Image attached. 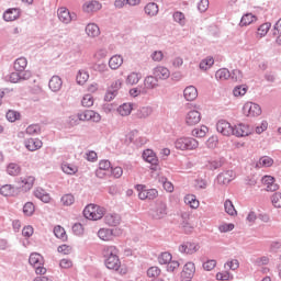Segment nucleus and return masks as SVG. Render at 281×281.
Segmentation results:
<instances>
[{
    "mask_svg": "<svg viewBox=\"0 0 281 281\" xmlns=\"http://www.w3.org/2000/svg\"><path fill=\"white\" fill-rule=\"evenodd\" d=\"M103 254L108 256V258L105 259L106 269L117 271V273H120L121 276H126V273H128V267H126V265H122V261H120V257H117V247L105 246L103 249Z\"/></svg>",
    "mask_w": 281,
    "mask_h": 281,
    "instance_id": "f257e3e1",
    "label": "nucleus"
},
{
    "mask_svg": "<svg viewBox=\"0 0 281 281\" xmlns=\"http://www.w3.org/2000/svg\"><path fill=\"white\" fill-rule=\"evenodd\" d=\"M104 214H106V210L98 204H88L83 210V216L88 221H100Z\"/></svg>",
    "mask_w": 281,
    "mask_h": 281,
    "instance_id": "f03ea898",
    "label": "nucleus"
},
{
    "mask_svg": "<svg viewBox=\"0 0 281 281\" xmlns=\"http://www.w3.org/2000/svg\"><path fill=\"white\" fill-rule=\"evenodd\" d=\"M177 150H196L199 148V140L194 137L182 136L175 142Z\"/></svg>",
    "mask_w": 281,
    "mask_h": 281,
    "instance_id": "7ed1b4c3",
    "label": "nucleus"
},
{
    "mask_svg": "<svg viewBox=\"0 0 281 281\" xmlns=\"http://www.w3.org/2000/svg\"><path fill=\"white\" fill-rule=\"evenodd\" d=\"M29 262L31 267H34L35 273H37V276H45V273H47V269L43 267V265H45V260L43 259V256H41V254H31Z\"/></svg>",
    "mask_w": 281,
    "mask_h": 281,
    "instance_id": "20e7f679",
    "label": "nucleus"
},
{
    "mask_svg": "<svg viewBox=\"0 0 281 281\" xmlns=\"http://www.w3.org/2000/svg\"><path fill=\"white\" fill-rule=\"evenodd\" d=\"M136 190L138 192V199H140V201H146L147 199L149 201H153L154 199H157V196H159V192L156 189H146L144 184H137Z\"/></svg>",
    "mask_w": 281,
    "mask_h": 281,
    "instance_id": "39448f33",
    "label": "nucleus"
},
{
    "mask_svg": "<svg viewBox=\"0 0 281 281\" xmlns=\"http://www.w3.org/2000/svg\"><path fill=\"white\" fill-rule=\"evenodd\" d=\"M16 183L22 192H30L34 188V183H36V177L32 175L21 176Z\"/></svg>",
    "mask_w": 281,
    "mask_h": 281,
    "instance_id": "423d86ee",
    "label": "nucleus"
},
{
    "mask_svg": "<svg viewBox=\"0 0 281 281\" xmlns=\"http://www.w3.org/2000/svg\"><path fill=\"white\" fill-rule=\"evenodd\" d=\"M243 113L246 117H258L262 114V109L254 102H246L243 106Z\"/></svg>",
    "mask_w": 281,
    "mask_h": 281,
    "instance_id": "0eeeda50",
    "label": "nucleus"
},
{
    "mask_svg": "<svg viewBox=\"0 0 281 281\" xmlns=\"http://www.w3.org/2000/svg\"><path fill=\"white\" fill-rule=\"evenodd\" d=\"M78 120L79 122H100L102 116L93 110H86L78 113Z\"/></svg>",
    "mask_w": 281,
    "mask_h": 281,
    "instance_id": "6e6552de",
    "label": "nucleus"
},
{
    "mask_svg": "<svg viewBox=\"0 0 281 281\" xmlns=\"http://www.w3.org/2000/svg\"><path fill=\"white\" fill-rule=\"evenodd\" d=\"M180 254H186L187 256H192L193 254H196L199 249H201V246H199L198 243L194 241H184L179 246Z\"/></svg>",
    "mask_w": 281,
    "mask_h": 281,
    "instance_id": "1a4fd4ad",
    "label": "nucleus"
},
{
    "mask_svg": "<svg viewBox=\"0 0 281 281\" xmlns=\"http://www.w3.org/2000/svg\"><path fill=\"white\" fill-rule=\"evenodd\" d=\"M167 214L168 205H166L164 202L158 203L156 207L151 210V217L155 221H161V218H166Z\"/></svg>",
    "mask_w": 281,
    "mask_h": 281,
    "instance_id": "9d476101",
    "label": "nucleus"
},
{
    "mask_svg": "<svg viewBox=\"0 0 281 281\" xmlns=\"http://www.w3.org/2000/svg\"><path fill=\"white\" fill-rule=\"evenodd\" d=\"M195 272H196V266H194V262H191V261L187 262L181 272V280L192 281V278H194Z\"/></svg>",
    "mask_w": 281,
    "mask_h": 281,
    "instance_id": "9b49d317",
    "label": "nucleus"
},
{
    "mask_svg": "<svg viewBox=\"0 0 281 281\" xmlns=\"http://www.w3.org/2000/svg\"><path fill=\"white\" fill-rule=\"evenodd\" d=\"M233 135L236 137H248V135H251V127L244 123L237 124L233 127Z\"/></svg>",
    "mask_w": 281,
    "mask_h": 281,
    "instance_id": "f8f14e48",
    "label": "nucleus"
},
{
    "mask_svg": "<svg viewBox=\"0 0 281 281\" xmlns=\"http://www.w3.org/2000/svg\"><path fill=\"white\" fill-rule=\"evenodd\" d=\"M158 86L157 77L148 76L144 80L142 92L148 93L149 91H153V89H157Z\"/></svg>",
    "mask_w": 281,
    "mask_h": 281,
    "instance_id": "ddd939ff",
    "label": "nucleus"
},
{
    "mask_svg": "<svg viewBox=\"0 0 281 281\" xmlns=\"http://www.w3.org/2000/svg\"><path fill=\"white\" fill-rule=\"evenodd\" d=\"M217 132L222 135L229 137V135H234V127L227 121H218L216 125Z\"/></svg>",
    "mask_w": 281,
    "mask_h": 281,
    "instance_id": "4468645a",
    "label": "nucleus"
},
{
    "mask_svg": "<svg viewBox=\"0 0 281 281\" xmlns=\"http://www.w3.org/2000/svg\"><path fill=\"white\" fill-rule=\"evenodd\" d=\"M201 122V112L191 110L186 115V124L188 126H196Z\"/></svg>",
    "mask_w": 281,
    "mask_h": 281,
    "instance_id": "2eb2a0df",
    "label": "nucleus"
},
{
    "mask_svg": "<svg viewBox=\"0 0 281 281\" xmlns=\"http://www.w3.org/2000/svg\"><path fill=\"white\" fill-rule=\"evenodd\" d=\"M57 16L59 19V21H61V23H71V21H74V19H76V14H71L69 12V9L61 7L58 9L57 11Z\"/></svg>",
    "mask_w": 281,
    "mask_h": 281,
    "instance_id": "dca6fc26",
    "label": "nucleus"
},
{
    "mask_svg": "<svg viewBox=\"0 0 281 281\" xmlns=\"http://www.w3.org/2000/svg\"><path fill=\"white\" fill-rule=\"evenodd\" d=\"M262 184L266 187L267 192H276L278 190V184L276 183V178L272 176H263L262 179Z\"/></svg>",
    "mask_w": 281,
    "mask_h": 281,
    "instance_id": "f3484780",
    "label": "nucleus"
},
{
    "mask_svg": "<svg viewBox=\"0 0 281 281\" xmlns=\"http://www.w3.org/2000/svg\"><path fill=\"white\" fill-rule=\"evenodd\" d=\"M183 95L188 102H194L199 98V90L194 86H188L183 91Z\"/></svg>",
    "mask_w": 281,
    "mask_h": 281,
    "instance_id": "a211bd4d",
    "label": "nucleus"
},
{
    "mask_svg": "<svg viewBox=\"0 0 281 281\" xmlns=\"http://www.w3.org/2000/svg\"><path fill=\"white\" fill-rule=\"evenodd\" d=\"M236 175L233 170L224 171L218 175L217 181L218 183H222L223 186H227V183L234 181Z\"/></svg>",
    "mask_w": 281,
    "mask_h": 281,
    "instance_id": "6ab92c4d",
    "label": "nucleus"
},
{
    "mask_svg": "<svg viewBox=\"0 0 281 281\" xmlns=\"http://www.w3.org/2000/svg\"><path fill=\"white\" fill-rule=\"evenodd\" d=\"M104 223L105 225H109V227H117V225L122 223V217L115 213H109L104 216Z\"/></svg>",
    "mask_w": 281,
    "mask_h": 281,
    "instance_id": "aec40b11",
    "label": "nucleus"
},
{
    "mask_svg": "<svg viewBox=\"0 0 281 281\" xmlns=\"http://www.w3.org/2000/svg\"><path fill=\"white\" fill-rule=\"evenodd\" d=\"M109 170H111V161L101 160L99 162V168L97 169L95 175L99 177V179H103L104 175H106Z\"/></svg>",
    "mask_w": 281,
    "mask_h": 281,
    "instance_id": "412c9836",
    "label": "nucleus"
},
{
    "mask_svg": "<svg viewBox=\"0 0 281 281\" xmlns=\"http://www.w3.org/2000/svg\"><path fill=\"white\" fill-rule=\"evenodd\" d=\"M143 159L147 164H151V166H157L159 164V159H157V154L151 149H146L143 151Z\"/></svg>",
    "mask_w": 281,
    "mask_h": 281,
    "instance_id": "4be33fe9",
    "label": "nucleus"
},
{
    "mask_svg": "<svg viewBox=\"0 0 281 281\" xmlns=\"http://www.w3.org/2000/svg\"><path fill=\"white\" fill-rule=\"evenodd\" d=\"M25 148L31 150V153H34V150H40V148H43V140L38 138H29L25 142Z\"/></svg>",
    "mask_w": 281,
    "mask_h": 281,
    "instance_id": "5701e85b",
    "label": "nucleus"
},
{
    "mask_svg": "<svg viewBox=\"0 0 281 281\" xmlns=\"http://www.w3.org/2000/svg\"><path fill=\"white\" fill-rule=\"evenodd\" d=\"M114 236L115 235L113 234V229L111 228H101L98 231V237L104 243L113 240Z\"/></svg>",
    "mask_w": 281,
    "mask_h": 281,
    "instance_id": "b1692460",
    "label": "nucleus"
},
{
    "mask_svg": "<svg viewBox=\"0 0 281 281\" xmlns=\"http://www.w3.org/2000/svg\"><path fill=\"white\" fill-rule=\"evenodd\" d=\"M19 16H21V9L19 8L8 9L3 14L4 21H16Z\"/></svg>",
    "mask_w": 281,
    "mask_h": 281,
    "instance_id": "393cba45",
    "label": "nucleus"
},
{
    "mask_svg": "<svg viewBox=\"0 0 281 281\" xmlns=\"http://www.w3.org/2000/svg\"><path fill=\"white\" fill-rule=\"evenodd\" d=\"M150 115H153V106L150 105L142 106L135 113L138 120H146V117H150Z\"/></svg>",
    "mask_w": 281,
    "mask_h": 281,
    "instance_id": "a878e982",
    "label": "nucleus"
},
{
    "mask_svg": "<svg viewBox=\"0 0 281 281\" xmlns=\"http://www.w3.org/2000/svg\"><path fill=\"white\" fill-rule=\"evenodd\" d=\"M154 76L160 80H167L170 78V70L164 66H158L154 69Z\"/></svg>",
    "mask_w": 281,
    "mask_h": 281,
    "instance_id": "bb28decb",
    "label": "nucleus"
},
{
    "mask_svg": "<svg viewBox=\"0 0 281 281\" xmlns=\"http://www.w3.org/2000/svg\"><path fill=\"white\" fill-rule=\"evenodd\" d=\"M256 21H258L256 15L252 13H246L241 16L239 25L240 27H247V25H251V23H256Z\"/></svg>",
    "mask_w": 281,
    "mask_h": 281,
    "instance_id": "cd10ccee",
    "label": "nucleus"
},
{
    "mask_svg": "<svg viewBox=\"0 0 281 281\" xmlns=\"http://www.w3.org/2000/svg\"><path fill=\"white\" fill-rule=\"evenodd\" d=\"M48 87L50 91H60V89H63V79L58 76H53L49 80Z\"/></svg>",
    "mask_w": 281,
    "mask_h": 281,
    "instance_id": "c85d7f7f",
    "label": "nucleus"
},
{
    "mask_svg": "<svg viewBox=\"0 0 281 281\" xmlns=\"http://www.w3.org/2000/svg\"><path fill=\"white\" fill-rule=\"evenodd\" d=\"M86 34L90 36L91 38H95L97 36H100V26L95 23H90L86 26Z\"/></svg>",
    "mask_w": 281,
    "mask_h": 281,
    "instance_id": "c756f323",
    "label": "nucleus"
},
{
    "mask_svg": "<svg viewBox=\"0 0 281 281\" xmlns=\"http://www.w3.org/2000/svg\"><path fill=\"white\" fill-rule=\"evenodd\" d=\"M121 65H124V58L120 55H114L109 60L110 69H120Z\"/></svg>",
    "mask_w": 281,
    "mask_h": 281,
    "instance_id": "7c9ffc66",
    "label": "nucleus"
},
{
    "mask_svg": "<svg viewBox=\"0 0 281 281\" xmlns=\"http://www.w3.org/2000/svg\"><path fill=\"white\" fill-rule=\"evenodd\" d=\"M61 170L65 175H78V166L71 164V162H64L61 164Z\"/></svg>",
    "mask_w": 281,
    "mask_h": 281,
    "instance_id": "2f4dec72",
    "label": "nucleus"
},
{
    "mask_svg": "<svg viewBox=\"0 0 281 281\" xmlns=\"http://www.w3.org/2000/svg\"><path fill=\"white\" fill-rule=\"evenodd\" d=\"M98 10H102V4L98 1H90L83 4V12H98Z\"/></svg>",
    "mask_w": 281,
    "mask_h": 281,
    "instance_id": "473e14b6",
    "label": "nucleus"
},
{
    "mask_svg": "<svg viewBox=\"0 0 281 281\" xmlns=\"http://www.w3.org/2000/svg\"><path fill=\"white\" fill-rule=\"evenodd\" d=\"M184 203L186 205H189L191 210H198L200 202L196 200V195L194 194H187L184 196Z\"/></svg>",
    "mask_w": 281,
    "mask_h": 281,
    "instance_id": "72a5a7b5",
    "label": "nucleus"
},
{
    "mask_svg": "<svg viewBox=\"0 0 281 281\" xmlns=\"http://www.w3.org/2000/svg\"><path fill=\"white\" fill-rule=\"evenodd\" d=\"M117 113L122 115V117H127V115L133 113V103H123L117 108Z\"/></svg>",
    "mask_w": 281,
    "mask_h": 281,
    "instance_id": "f704fd0d",
    "label": "nucleus"
},
{
    "mask_svg": "<svg viewBox=\"0 0 281 281\" xmlns=\"http://www.w3.org/2000/svg\"><path fill=\"white\" fill-rule=\"evenodd\" d=\"M145 13L147 14V16H157V14L159 13V5H157V3L155 2L146 4Z\"/></svg>",
    "mask_w": 281,
    "mask_h": 281,
    "instance_id": "c9c22d12",
    "label": "nucleus"
},
{
    "mask_svg": "<svg viewBox=\"0 0 281 281\" xmlns=\"http://www.w3.org/2000/svg\"><path fill=\"white\" fill-rule=\"evenodd\" d=\"M273 166V160L269 156H263L257 161L256 168H271Z\"/></svg>",
    "mask_w": 281,
    "mask_h": 281,
    "instance_id": "e433bc0d",
    "label": "nucleus"
},
{
    "mask_svg": "<svg viewBox=\"0 0 281 281\" xmlns=\"http://www.w3.org/2000/svg\"><path fill=\"white\" fill-rule=\"evenodd\" d=\"M7 172L11 177H19V175H21V166H19L18 164L11 162L7 167Z\"/></svg>",
    "mask_w": 281,
    "mask_h": 281,
    "instance_id": "4c0bfd02",
    "label": "nucleus"
},
{
    "mask_svg": "<svg viewBox=\"0 0 281 281\" xmlns=\"http://www.w3.org/2000/svg\"><path fill=\"white\" fill-rule=\"evenodd\" d=\"M210 128H207V126L205 125H201L200 127H196L194 130H192V136L193 137H205L209 133Z\"/></svg>",
    "mask_w": 281,
    "mask_h": 281,
    "instance_id": "58836bf2",
    "label": "nucleus"
},
{
    "mask_svg": "<svg viewBox=\"0 0 281 281\" xmlns=\"http://www.w3.org/2000/svg\"><path fill=\"white\" fill-rule=\"evenodd\" d=\"M232 72H229L226 68H221L215 72L216 80H228L231 78Z\"/></svg>",
    "mask_w": 281,
    "mask_h": 281,
    "instance_id": "ea45409f",
    "label": "nucleus"
},
{
    "mask_svg": "<svg viewBox=\"0 0 281 281\" xmlns=\"http://www.w3.org/2000/svg\"><path fill=\"white\" fill-rule=\"evenodd\" d=\"M25 67H27V59L24 57H20L14 61L15 71H25Z\"/></svg>",
    "mask_w": 281,
    "mask_h": 281,
    "instance_id": "a19ab883",
    "label": "nucleus"
},
{
    "mask_svg": "<svg viewBox=\"0 0 281 281\" xmlns=\"http://www.w3.org/2000/svg\"><path fill=\"white\" fill-rule=\"evenodd\" d=\"M269 30H271V23L266 22V23L261 24L257 29V36H259L260 38L265 37L266 34H269Z\"/></svg>",
    "mask_w": 281,
    "mask_h": 281,
    "instance_id": "79ce46f5",
    "label": "nucleus"
},
{
    "mask_svg": "<svg viewBox=\"0 0 281 281\" xmlns=\"http://www.w3.org/2000/svg\"><path fill=\"white\" fill-rule=\"evenodd\" d=\"M60 202L66 207H69V205H74V203H76V198L74 196V194L67 193L61 196Z\"/></svg>",
    "mask_w": 281,
    "mask_h": 281,
    "instance_id": "37998d69",
    "label": "nucleus"
},
{
    "mask_svg": "<svg viewBox=\"0 0 281 281\" xmlns=\"http://www.w3.org/2000/svg\"><path fill=\"white\" fill-rule=\"evenodd\" d=\"M224 209H225L226 214H229V216H236V214H238L232 200L225 201Z\"/></svg>",
    "mask_w": 281,
    "mask_h": 281,
    "instance_id": "c03bdc74",
    "label": "nucleus"
},
{
    "mask_svg": "<svg viewBox=\"0 0 281 281\" xmlns=\"http://www.w3.org/2000/svg\"><path fill=\"white\" fill-rule=\"evenodd\" d=\"M88 81H89V71L79 70L77 74V82L79 85H87Z\"/></svg>",
    "mask_w": 281,
    "mask_h": 281,
    "instance_id": "a18cd8bd",
    "label": "nucleus"
},
{
    "mask_svg": "<svg viewBox=\"0 0 281 281\" xmlns=\"http://www.w3.org/2000/svg\"><path fill=\"white\" fill-rule=\"evenodd\" d=\"M139 80H142V75H139L138 72H131L126 78V85H137Z\"/></svg>",
    "mask_w": 281,
    "mask_h": 281,
    "instance_id": "49530a36",
    "label": "nucleus"
},
{
    "mask_svg": "<svg viewBox=\"0 0 281 281\" xmlns=\"http://www.w3.org/2000/svg\"><path fill=\"white\" fill-rule=\"evenodd\" d=\"M54 234L56 238H59L60 240H67V232H65V228L63 226H55Z\"/></svg>",
    "mask_w": 281,
    "mask_h": 281,
    "instance_id": "de8ad7c7",
    "label": "nucleus"
},
{
    "mask_svg": "<svg viewBox=\"0 0 281 281\" xmlns=\"http://www.w3.org/2000/svg\"><path fill=\"white\" fill-rule=\"evenodd\" d=\"M213 65H214V57H206L200 63V69H202V71H207V69H211Z\"/></svg>",
    "mask_w": 281,
    "mask_h": 281,
    "instance_id": "09e8293b",
    "label": "nucleus"
},
{
    "mask_svg": "<svg viewBox=\"0 0 281 281\" xmlns=\"http://www.w3.org/2000/svg\"><path fill=\"white\" fill-rule=\"evenodd\" d=\"M0 194L2 196H12L14 194V187L12 184H4L0 188Z\"/></svg>",
    "mask_w": 281,
    "mask_h": 281,
    "instance_id": "8fccbe9b",
    "label": "nucleus"
},
{
    "mask_svg": "<svg viewBox=\"0 0 281 281\" xmlns=\"http://www.w3.org/2000/svg\"><path fill=\"white\" fill-rule=\"evenodd\" d=\"M173 21L176 23H179V25H182V26L186 25V23H187L186 14H183V12H181V11H176L173 13Z\"/></svg>",
    "mask_w": 281,
    "mask_h": 281,
    "instance_id": "3c124183",
    "label": "nucleus"
},
{
    "mask_svg": "<svg viewBox=\"0 0 281 281\" xmlns=\"http://www.w3.org/2000/svg\"><path fill=\"white\" fill-rule=\"evenodd\" d=\"M172 260V255L170 252H161L158 257L159 265H168Z\"/></svg>",
    "mask_w": 281,
    "mask_h": 281,
    "instance_id": "603ef678",
    "label": "nucleus"
},
{
    "mask_svg": "<svg viewBox=\"0 0 281 281\" xmlns=\"http://www.w3.org/2000/svg\"><path fill=\"white\" fill-rule=\"evenodd\" d=\"M8 122H16L18 120H21V113L14 110H9L5 115Z\"/></svg>",
    "mask_w": 281,
    "mask_h": 281,
    "instance_id": "864d4df0",
    "label": "nucleus"
},
{
    "mask_svg": "<svg viewBox=\"0 0 281 281\" xmlns=\"http://www.w3.org/2000/svg\"><path fill=\"white\" fill-rule=\"evenodd\" d=\"M35 206L34 203L32 202H26L23 206V213L25 214V216H32V214H34L35 212Z\"/></svg>",
    "mask_w": 281,
    "mask_h": 281,
    "instance_id": "5fc2aeb1",
    "label": "nucleus"
},
{
    "mask_svg": "<svg viewBox=\"0 0 281 281\" xmlns=\"http://www.w3.org/2000/svg\"><path fill=\"white\" fill-rule=\"evenodd\" d=\"M234 227H236L233 223H222L218 226V231L222 234H227V232H234Z\"/></svg>",
    "mask_w": 281,
    "mask_h": 281,
    "instance_id": "6e6d98bb",
    "label": "nucleus"
},
{
    "mask_svg": "<svg viewBox=\"0 0 281 281\" xmlns=\"http://www.w3.org/2000/svg\"><path fill=\"white\" fill-rule=\"evenodd\" d=\"M248 88L246 86H237L233 90L235 98H240L247 93Z\"/></svg>",
    "mask_w": 281,
    "mask_h": 281,
    "instance_id": "4d7b16f0",
    "label": "nucleus"
},
{
    "mask_svg": "<svg viewBox=\"0 0 281 281\" xmlns=\"http://www.w3.org/2000/svg\"><path fill=\"white\" fill-rule=\"evenodd\" d=\"M93 102H94L93 95H91V94H85L81 100L82 106H86V108L93 106Z\"/></svg>",
    "mask_w": 281,
    "mask_h": 281,
    "instance_id": "13d9d810",
    "label": "nucleus"
},
{
    "mask_svg": "<svg viewBox=\"0 0 281 281\" xmlns=\"http://www.w3.org/2000/svg\"><path fill=\"white\" fill-rule=\"evenodd\" d=\"M271 203L273 207H281V192H276L271 195Z\"/></svg>",
    "mask_w": 281,
    "mask_h": 281,
    "instance_id": "bf43d9fd",
    "label": "nucleus"
},
{
    "mask_svg": "<svg viewBox=\"0 0 281 281\" xmlns=\"http://www.w3.org/2000/svg\"><path fill=\"white\" fill-rule=\"evenodd\" d=\"M232 80L240 82L243 80V71L240 69H234L231 74Z\"/></svg>",
    "mask_w": 281,
    "mask_h": 281,
    "instance_id": "052dcab7",
    "label": "nucleus"
},
{
    "mask_svg": "<svg viewBox=\"0 0 281 281\" xmlns=\"http://www.w3.org/2000/svg\"><path fill=\"white\" fill-rule=\"evenodd\" d=\"M268 128L269 122L262 121L260 125L255 128V133H257V135H262V133H265V131H267Z\"/></svg>",
    "mask_w": 281,
    "mask_h": 281,
    "instance_id": "680f3d73",
    "label": "nucleus"
},
{
    "mask_svg": "<svg viewBox=\"0 0 281 281\" xmlns=\"http://www.w3.org/2000/svg\"><path fill=\"white\" fill-rule=\"evenodd\" d=\"M161 270L158 267H151L147 270L148 278H159Z\"/></svg>",
    "mask_w": 281,
    "mask_h": 281,
    "instance_id": "e2e57ef3",
    "label": "nucleus"
},
{
    "mask_svg": "<svg viewBox=\"0 0 281 281\" xmlns=\"http://www.w3.org/2000/svg\"><path fill=\"white\" fill-rule=\"evenodd\" d=\"M27 135H38L41 133V126L33 124L26 127Z\"/></svg>",
    "mask_w": 281,
    "mask_h": 281,
    "instance_id": "0e129e2a",
    "label": "nucleus"
},
{
    "mask_svg": "<svg viewBox=\"0 0 281 281\" xmlns=\"http://www.w3.org/2000/svg\"><path fill=\"white\" fill-rule=\"evenodd\" d=\"M216 146H218V137H216V136H211V137L206 140V148L214 149V148H216Z\"/></svg>",
    "mask_w": 281,
    "mask_h": 281,
    "instance_id": "69168bd1",
    "label": "nucleus"
},
{
    "mask_svg": "<svg viewBox=\"0 0 281 281\" xmlns=\"http://www.w3.org/2000/svg\"><path fill=\"white\" fill-rule=\"evenodd\" d=\"M232 274L227 271H222V272H217L216 274V280H220V281H228V280H232Z\"/></svg>",
    "mask_w": 281,
    "mask_h": 281,
    "instance_id": "338daca9",
    "label": "nucleus"
},
{
    "mask_svg": "<svg viewBox=\"0 0 281 281\" xmlns=\"http://www.w3.org/2000/svg\"><path fill=\"white\" fill-rule=\"evenodd\" d=\"M216 268V260L211 259L203 263V269L205 271H212V269Z\"/></svg>",
    "mask_w": 281,
    "mask_h": 281,
    "instance_id": "774afa93",
    "label": "nucleus"
}]
</instances>
